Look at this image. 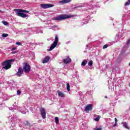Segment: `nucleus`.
Masks as SVG:
<instances>
[{"instance_id":"obj_1","label":"nucleus","mask_w":130,"mask_h":130,"mask_svg":"<svg viewBox=\"0 0 130 130\" xmlns=\"http://www.w3.org/2000/svg\"><path fill=\"white\" fill-rule=\"evenodd\" d=\"M14 61H15V59L4 61L2 63L3 69L6 70L11 69L12 68V62H14Z\"/></svg>"},{"instance_id":"obj_2","label":"nucleus","mask_w":130,"mask_h":130,"mask_svg":"<svg viewBox=\"0 0 130 130\" xmlns=\"http://www.w3.org/2000/svg\"><path fill=\"white\" fill-rule=\"evenodd\" d=\"M29 11L26 10H24L23 9H17L16 10V15L19 17H21V18H26V17H28L27 15L25 14H28Z\"/></svg>"},{"instance_id":"obj_3","label":"nucleus","mask_w":130,"mask_h":130,"mask_svg":"<svg viewBox=\"0 0 130 130\" xmlns=\"http://www.w3.org/2000/svg\"><path fill=\"white\" fill-rule=\"evenodd\" d=\"M58 43V37L57 36H55V40L53 42V43L51 44L50 48L49 49V51H51L54 48H55L56 47V46L57 45V44Z\"/></svg>"},{"instance_id":"obj_4","label":"nucleus","mask_w":130,"mask_h":130,"mask_svg":"<svg viewBox=\"0 0 130 130\" xmlns=\"http://www.w3.org/2000/svg\"><path fill=\"white\" fill-rule=\"evenodd\" d=\"M71 15H60L56 17H55L53 19V20H55L56 21H61L62 20H66V19H69V18H71Z\"/></svg>"},{"instance_id":"obj_5","label":"nucleus","mask_w":130,"mask_h":130,"mask_svg":"<svg viewBox=\"0 0 130 130\" xmlns=\"http://www.w3.org/2000/svg\"><path fill=\"white\" fill-rule=\"evenodd\" d=\"M23 70L24 73H29L30 72V70H31V68L30 67V65L28 63H25L23 66Z\"/></svg>"},{"instance_id":"obj_6","label":"nucleus","mask_w":130,"mask_h":130,"mask_svg":"<svg viewBox=\"0 0 130 130\" xmlns=\"http://www.w3.org/2000/svg\"><path fill=\"white\" fill-rule=\"evenodd\" d=\"M52 7H54V5L50 4H41V7L42 9H48L49 8H52Z\"/></svg>"},{"instance_id":"obj_7","label":"nucleus","mask_w":130,"mask_h":130,"mask_svg":"<svg viewBox=\"0 0 130 130\" xmlns=\"http://www.w3.org/2000/svg\"><path fill=\"white\" fill-rule=\"evenodd\" d=\"M8 118L11 119V121L12 123H18L21 121V119L15 117H9Z\"/></svg>"},{"instance_id":"obj_8","label":"nucleus","mask_w":130,"mask_h":130,"mask_svg":"<svg viewBox=\"0 0 130 130\" xmlns=\"http://www.w3.org/2000/svg\"><path fill=\"white\" fill-rule=\"evenodd\" d=\"M91 6H94V5L92 3L89 4L88 3H86V4H83V5L79 6L76 8H83V7H87V9L89 10L90 9H92V7H91Z\"/></svg>"},{"instance_id":"obj_9","label":"nucleus","mask_w":130,"mask_h":130,"mask_svg":"<svg viewBox=\"0 0 130 130\" xmlns=\"http://www.w3.org/2000/svg\"><path fill=\"white\" fill-rule=\"evenodd\" d=\"M122 40V34L120 32L118 33V34L115 37L116 42L120 41Z\"/></svg>"},{"instance_id":"obj_10","label":"nucleus","mask_w":130,"mask_h":130,"mask_svg":"<svg viewBox=\"0 0 130 130\" xmlns=\"http://www.w3.org/2000/svg\"><path fill=\"white\" fill-rule=\"evenodd\" d=\"M41 115L43 119H45L46 118V112H45V109H44V108L41 109Z\"/></svg>"},{"instance_id":"obj_11","label":"nucleus","mask_w":130,"mask_h":130,"mask_svg":"<svg viewBox=\"0 0 130 130\" xmlns=\"http://www.w3.org/2000/svg\"><path fill=\"white\" fill-rule=\"evenodd\" d=\"M93 108V105L91 104L87 105L84 109V111H91Z\"/></svg>"},{"instance_id":"obj_12","label":"nucleus","mask_w":130,"mask_h":130,"mask_svg":"<svg viewBox=\"0 0 130 130\" xmlns=\"http://www.w3.org/2000/svg\"><path fill=\"white\" fill-rule=\"evenodd\" d=\"M17 109L19 110L22 114H26V108H25L24 106L18 107Z\"/></svg>"},{"instance_id":"obj_13","label":"nucleus","mask_w":130,"mask_h":130,"mask_svg":"<svg viewBox=\"0 0 130 130\" xmlns=\"http://www.w3.org/2000/svg\"><path fill=\"white\" fill-rule=\"evenodd\" d=\"M23 74V69L22 68H19L17 73H16V76L17 77H21Z\"/></svg>"},{"instance_id":"obj_14","label":"nucleus","mask_w":130,"mask_h":130,"mask_svg":"<svg viewBox=\"0 0 130 130\" xmlns=\"http://www.w3.org/2000/svg\"><path fill=\"white\" fill-rule=\"evenodd\" d=\"M72 59H71V58H70V57H68L63 59V62H64V63L66 64L70 63Z\"/></svg>"},{"instance_id":"obj_15","label":"nucleus","mask_w":130,"mask_h":130,"mask_svg":"<svg viewBox=\"0 0 130 130\" xmlns=\"http://www.w3.org/2000/svg\"><path fill=\"white\" fill-rule=\"evenodd\" d=\"M49 59H50V57H49V56H47L45 58H44V59L43 60V63H46V62H48V61H49Z\"/></svg>"},{"instance_id":"obj_16","label":"nucleus","mask_w":130,"mask_h":130,"mask_svg":"<svg viewBox=\"0 0 130 130\" xmlns=\"http://www.w3.org/2000/svg\"><path fill=\"white\" fill-rule=\"evenodd\" d=\"M71 2H72V0H62L60 1L59 3V4H68L69 3H71Z\"/></svg>"},{"instance_id":"obj_17","label":"nucleus","mask_w":130,"mask_h":130,"mask_svg":"<svg viewBox=\"0 0 130 130\" xmlns=\"http://www.w3.org/2000/svg\"><path fill=\"white\" fill-rule=\"evenodd\" d=\"M57 93H58V96L59 97H61V98L66 97V95H64V93H63V92L60 91H58Z\"/></svg>"},{"instance_id":"obj_18","label":"nucleus","mask_w":130,"mask_h":130,"mask_svg":"<svg viewBox=\"0 0 130 130\" xmlns=\"http://www.w3.org/2000/svg\"><path fill=\"white\" fill-rule=\"evenodd\" d=\"M121 124H122L123 126H124L125 128H127V129H129V127L127 126V123L126 122H122L121 123Z\"/></svg>"},{"instance_id":"obj_19","label":"nucleus","mask_w":130,"mask_h":130,"mask_svg":"<svg viewBox=\"0 0 130 130\" xmlns=\"http://www.w3.org/2000/svg\"><path fill=\"white\" fill-rule=\"evenodd\" d=\"M86 64H87V60H83L81 63L82 67H85V66H86Z\"/></svg>"},{"instance_id":"obj_20","label":"nucleus","mask_w":130,"mask_h":130,"mask_svg":"<svg viewBox=\"0 0 130 130\" xmlns=\"http://www.w3.org/2000/svg\"><path fill=\"white\" fill-rule=\"evenodd\" d=\"M67 89L68 92H70L71 91V88H70V83H67Z\"/></svg>"},{"instance_id":"obj_21","label":"nucleus","mask_w":130,"mask_h":130,"mask_svg":"<svg viewBox=\"0 0 130 130\" xmlns=\"http://www.w3.org/2000/svg\"><path fill=\"white\" fill-rule=\"evenodd\" d=\"M55 121L56 124H58V123H59V120H58V117H56L55 118Z\"/></svg>"},{"instance_id":"obj_22","label":"nucleus","mask_w":130,"mask_h":130,"mask_svg":"<svg viewBox=\"0 0 130 130\" xmlns=\"http://www.w3.org/2000/svg\"><path fill=\"white\" fill-rule=\"evenodd\" d=\"M115 122L114 125L112 126L113 127H115L117 125V119L116 118H115Z\"/></svg>"},{"instance_id":"obj_23","label":"nucleus","mask_w":130,"mask_h":130,"mask_svg":"<svg viewBox=\"0 0 130 130\" xmlns=\"http://www.w3.org/2000/svg\"><path fill=\"white\" fill-rule=\"evenodd\" d=\"M88 23V21L87 20H84L83 22H81V26H83L86 24Z\"/></svg>"},{"instance_id":"obj_24","label":"nucleus","mask_w":130,"mask_h":130,"mask_svg":"<svg viewBox=\"0 0 130 130\" xmlns=\"http://www.w3.org/2000/svg\"><path fill=\"white\" fill-rule=\"evenodd\" d=\"M50 29H52V30H57V26L54 25L52 26Z\"/></svg>"},{"instance_id":"obj_25","label":"nucleus","mask_w":130,"mask_h":130,"mask_svg":"<svg viewBox=\"0 0 130 130\" xmlns=\"http://www.w3.org/2000/svg\"><path fill=\"white\" fill-rule=\"evenodd\" d=\"M129 44H130V39H128L127 40V42H126V48H127L128 47V46H129Z\"/></svg>"},{"instance_id":"obj_26","label":"nucleus","mask_w":130,"mask_h":130,"mask_svg":"<svg viewBox=\"0 0 130 130\" xmlns=\"http://www.w3.org/2000/svg\"><path fill=\"white\" fill-rule=\"evenodd\" d=\"M88 64L90 67H92V66H93V61L90 60L89 62L88 63Z\"/></svg>"},{"instance_id":"obj_27","label":"nucleus","mask_w":130,"mask_h":130,"mask_svg":"<svg viewBox=\"0 0 130 130\" xmlns=\"http://www.w3.org/2000/svg\"><path fill=\"white\" fill-rule=\"evenodd\" d=\"M130 5V0H128L127 2H126L124 6H129Z\"/></svg>"},{"instance_id":"obj_28","label":"nucleus","mask_w":130,"mask_h":130,"mask_svg":"<svg viewBox=\"0 0 130 130\" xmlns=\"http://www.w3.org/2000/svg\"><path fill=\"white\" fill-rule=\"evenodd\" d=\"M100 119V116H98L96 118L94 119V120L95 121H99V120Z\"/></svg>"},{"instance_id":"obj_29","label":"nucleus","mask_w":130,"mask_h":130,"mask_svg":"<svg viewBox=\"0 0 130 130\" xmlns=\"http://www.w3.org/2000/svg\"><path fill=\"white\" fill-rule=\"evenodd\" d=\"M9 35L8 34H2V37H8Z\"/></svg>"},{"instance_id":"obj_30","label":"nucleus","mask_w":130,"mask_h":130,"mask_svg":"<svg viewBox=\"0 0 130 130\" xmlns=\"http://www.w3.org/2000/svg\"><path fill=\"white\" fill-rule=\"evenodd\" d=\"M15 44L16 45H18V46H20V45H22V43L21 42H17Z\"/></svg>"},{"instance_id":"obj_31","label":"nucleus","mask_w":130,"mask_h":130,"mask_svg":"<svg viewBox=\"0 0 130 130\" xmlns=\"http://www.w3.org/2000/svg\"><path fill=\"white\" fill-rule=\"evenodd\" d=\"M3 24H4V25H5V26H7V25H8V22L7 21H2Z\"/></svg>"},{"instance_id":"obj_32","label":"nucleus","mask_w":130,"mask_h":130,"mask_svg":"<svg viewBox=\"0 0 130 130\" xmlns=\"http://www.w3.org/2000/svg\"><path fill=\"white\" fill-rule=\"evenodd\" d=\"M107 47H108V45H104L103 48V49H106V48H107Z\"/></svg>"},{"instance_id":"obj_33","label":"nucleus","mask_w":130,"mask_h":130,"mask_svg":"<svg viewBox=\"0 0 130 130\" xmlns=\"http://www.w3.org/2000/svg\"><path fill=\"white\" fill-rule=\"evenodd\" d=\"M17 95H20L21 94V91L20 90H18L17 92Z\"/></svg>"},{"instance_id":"obj_34","label":"nucleus","mask_w":130,"mask_h":130,"mask_svg":"<svg viewBox=\"0 0 130 130\" xmlns=\"http://www.w3.org/2000/svg\"><path fill=\"white\" fill-rule=\"evenodd\" d=\"M17 49V47L13 48L11 50L12 51H14V50H16Z\"/></svg>"},{"instance_id":"obj_35","label":"nucleus","mask_w":130,"mask_h":130,"mask_svg":"<svg viewBox=\"0 0 130 130\" xmlns=\"http://www.w3.org/2000/svg\"><path fill=\"white\" fill-rule=\"evenodd\" d=\"M66 43L67 44H70V43H71V42L70 41H68V42H66Z\"/></svg>"},{"instance_id":"obj_36","label":"nucleus","mask_w":130,"mask_h":130,"mask_svg":"<svg viewBox=\"0 0 130 130\" xmlns=\"http://www.w3.org/2000/svg\"><path fill=\"white\" fill-rule=\"evenodd\" d=\"M16 52H17V51H13V52H12V54H16Z\"/></svg>"},{"instance_id":"obj_37","label":"nucleus","mask_w":130,"mask_h":130,"mask_svg":"<svg viewBox=\"0 0 130 130\" xmlns=\"http://www.w3.org/2000/svg\"><path fill=\"white\" fill-rule=\"evenodd\" d=\"M109 89L111 90L112 91V87H110V86H109Z\"/></svg>"},{"instance_id":"obj_38","label":"nucleus","mask_w":130,"mask_h":130,"mask_svg":"<svg viewBox=\"0 0 130 130\" xmlns=\"http://www.w3.org/2000/svg\"><path fill=\"white\" fill-rule=\"evenodd\" d=\"M88 46H88V45H86V49H87V48H88Z\"/></svg>"},{"instance_id":"obj_39","label":"nucleus","mask_w":130,"mask_h":130,"mask_svg":"<svg viewBox=\"0 0 130 130\" xmlns=\"http://www.w3.org/2000/svg\"><path fill=\"white\" fill-rule=\"evenodd\" d=\"M12 110H16V109H15V108H12Z\"/></svg>"},{"instance_id":"obj_40","label":"nucleus","mask_w":130,"mask_h":130,"mask_svg":"<svg viewBox=\"0 0 130 130\" xmlns=\"http://www.w3.org/2000/svg\"><path fill=\"white\" fill-rule=\"evenodd\" d=\"M35 29H36V28H32V30H35Z\"/></svg>"},{"instance_id":"obj_41","label":"nucleus","mask_w":130,"mask_h":130,"mask_svg":"<svg viewBox=\"0 0 130 130\" xmlns=\"http://www.w3.org/2000/svg\"><path fill=\"white\" fill-rule=\"evenodd\" d=\"M40 33H43V32H42V31H40Z\"/></svg>"},{"instance_id":"obj_42","label":"nucleus","mask_w":130,"mask_h":130,"mask_svg":"<svg viewBox=\"0 0 130 130\" xmlns=\"http://www.w3.org/2000/svg\"><path fill=\"white\" fill-rule=\"evenodd\" d=\"M40 44H43V43H41L40 44Z\"/></svg>"},{"instance_id":"obj_43","label":"nucleus","mask_w":130,"mask_h":130,"mask_svg":"<svg viewBox=\"0 0 130 130\" xmlns=\"http://www.w3.org/2000/svg\"><path fill=\"white\" fill-rule=\"evenodd\" d=\"M129 67H130V62L129 63Z\"/></svg>"},{"instance_id":"obj_44","label":"nucleus","mask_w":130,"mask_h":130,"mask_svg":"<svg viewBox=\"0 0 130 130\" xmlns=\"http://www.w3.org/2000/svg\"><path fill=\"white\" fill-rule=\"evenodd\" d=\"M10 109V110H12V109Z\"/></svg>"},{"instance_id":"obj_45","label":"nucleus","mask_w":130,"mask_h":130,"mask_svg":"<svg viewBox=\"0 0 130 130\" xmlns=\"http://www.w3.org/2000/svg\"><path fill=\"white\" fill-rule=\"evenodd\" d=\"M0 105H2V104H1Z\"/></svg>"}]
</instances>
